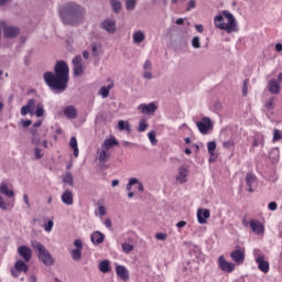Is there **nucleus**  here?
<instances>
[{
	"label": "nucleus",
	"instance_id": "f257e3e1",
	"mask_svg": "<svg viewBox=\"0 0 282 282\" xmlns=\"http://www.w3.org/2000/svg\"><path fill=\"white\" fill-rule=\"evenodd\" d=\"M43 80L50 89L54 91H65L67 83H69V66L65 61H57L54 66V73L45 72Z\"/></svg>",
	"mask_w": 282,
	"mask_h": 282
},
{
	"label": "nucleus",
	"instance_id": "f03ea898",
	"mask_svg": "<svg viewBox=\"0 0 282 282\" xmlns=\"http://www.w3.org/2000/svg\"><path fill=\"white\" fill-rule=\"evenodd\" d=\"M85 7L76 2H68L59 8V15L65 25H78L85 19Z\"/></svg>",
	"mask_w": 282,
	"mask_h": 282
},
{
	"label": "nucleus",
	"instance_id": "7ed1b4c3",
	"mask_svg": "<svg viewBox=\"0 0 282 282\" xmlns=\"http://www.w3.org/2000/svg\"><path fill=\"white\" fill-rule=\"evenodd\" d=\"M214 25L217 30H225L227 34H232V32H239V28L237 26V19L229 11H223V15H216L214 18Z\"/></svg>",
	"mask_w": 282,
	"mask_h": 282
},
{
	"label": "nucleus",
	"instance_id": "20e7f679",
	"mask_svg": "<svg viewBox=\"0 0 282 282\" xmlns=\"http://www.w3.org/2000/svg\"><path fill=\"white\" fill-rule=\"evenodd\" d=\"M31 248L37 252V258L44 263L45 265H54V258H52V253L43 246V243L32 240Z\"/></svg>",
	"mask_w": 282,
	"mask_h": 282
},
{
	"label": "nucleus",
	"instance_id": "39448f33",
	"mask_svg": "<svg viewBox=\"0 0 282 282\" xmlns=\"http://www.w3.org/2000/svg\"><path fill=\"white\" fill-rule=\"evenodd\" d=\"M253 257L258 265V270L263 272V274H268V272H270V262L265 260V254H263L260 249H254Z\"/></svg>",
	"mask_w": 282,
	"mask_h": 282
},
{
	"label": "nucleus",
	"instance_id": "423d86ee",
	"mask_svg": "<svg viewBox=\"0 0 282 282\" xmlns=\"http://www.w3.org/2000/svg\"><path fill=\"white\" fill-rule=\"evenodd\" d=\"M196 127L202 135H208V132L213 131V120L209 117H203L196 122Z\"/></svg>",
	"mask_w": 282,
	"mask_h": 282
},
{
	"label": "nucleus",
	"instance_id": "0eeeda50",
	"mask_svg": "<svg viewBox=\"0 0 282 282\" xmlns=\"http://www.w3.org/2000/svg\"><path fill=\"white\" fill-rule=\"evenodd\" d=\"M218 267L223 272H226L227 274L235 272V263L228 262L224 256L218 258Z\"/></svg>",
	"mask_w": 282,
	"mask_h": 282
},
{
	"label": "nucleus",
	"instance_id": "6e6552de",
	"mask_svg": "<svg viewBox=\"0 0 282 282\" xmlns=\"http://www.w3.org/2000/svg\"><path fill=\"white\" fill-rule=\"evenodd\" d=\"M73 66L74 76H83L85 67H83V57L80 55H76L73 58Z\"/></svg>",
	"mask_w": 282,
	"mask_h": 282
},
{
	"label": "nucleus",
	"instance_id": "1a4fd4ad",
	"mask_svg": "<svg viewBox=\"0 0 282 282\" xmlns=\"http://www.w3.org/2000/svg\"><path fill=\"white\" fill-rule=\"evenodd\" d=\"M0 25L3 28V35L6 39H14V36H19V28L6 26V22H1Z\"/></svg>",
	"mask_w": 282,
	"mask_h": 282
},
{
	"label": "nucleus",
	"instance_id": "9d476101",
	"mask_svg": "<svg viewBox=\"0 0 282 282\" xmlns=\"http://www.w3.org/2000/svg\"><path fill=\"white\" fill-rule=\"evenodd\" d=\"M249 226L254 235H263L265 232V227L257 219H250Z\"/></svg>",
	"mask_w": 282,
	"mask_h": 282
},
{
	"label": "nucleus",
	"instance_id": "9b49d317",
	"mask_svg": "<svg viewBox=\"0 0 282 282\" xmlns=\"http://www.w3.org/2000/svg\"><path fill=\"white\" fill-rule=\"evenodd\" d=\"M249 193H254V187H257V175L252 172H248L245 178Z\"/></svg>",
	"mask_w": 282,
	"mask_h": 282
},
{
	"label": "nucleus",
	"instance_id": "f8f14e48",
	"mask_svg": "<svg viewBox=\"0 0 282 282\" xmlns=\"http://www.w3.org/2000/svg\"><path fill=\"white\" fill-rule=\"evenodd\" d=\"M18 254L26 263L32 260V249H30V247H28V246H20L18 248Z\"/></svg>",
	"mask_w": 282,
	"mask_h": 282
},
{
	"label": "nucleus",
	"instance_id": "ddd939ff",
	"mask_svg": "<svg viewBox=\"0 0 282 282\" xmlns=\"http://www.w3.org/2000/svg\"><path fill=\"white\" fill-rule=\"evenodd\" d=\"M230 257L237 265H241L246 261V253L241 249L234 250Z\"/></svg>",
	"mask_w": 282,
	"mask_h": 282
},
{
	"label": "nucleus",
	"instance_id": "4468645a",
	"mask_svg": "<svg viewBox=\"0 0 282 282\" xmlns=\"http://www.w3.org/2000/svg\"><path fill=\"white\" fill-rule=\"evenodd\" d=\"M101 29L108 32V34H116V21L111 19L104 20L101 22Z\"/></svg>",
	"mask_w": 282,
	"mask_h": 282
},
{
	"label": "nucleus",
	"instance_id": "2eb2a0df",
	"mask_svg": "<svg viewBox=\"0 0 282 282\" xmlns=\"http://www.w3.org/2000/svg\"><path fill=\"white\" fill-rule=\"evenodd\" d=\"M188 173H191V171L185 165L178 167V175H176V182H178V184H186V177H188Z\"/></svg>",
	"mask_w": 282,
	"mask_h": 282
},
{
	"label": "nucleus",
	"instance_id": "dca6fc26",
	"mask_svg": "<svg viewBox=\"0 0 282 282\" xmlns=\"http://www.w3.org/2000/svg\"><path fill=\"white\" fill-rule=\"evenodd\" d=\"M210 218L209 209H198L197 210V221L198 224H208V219Z\"/></svg>",
	"mask_w": 282,
	"mask_h": 282
},
{
	"label": "nucleus",
	"instance_id": "f3484780",
	"mask_svg": "<svg viewBox=\"0 0 282 282\" xmlns=\"http://www.w3.org/2000/svg\"><path fill=\"white\" fill-rule=\"evenodd\" d=\"M97 154H98V162L100 164H107V162H109V159L111 158V152L102 148L97 150Z\"/></svg>",
	"mask_w": 282,
	"mask_h": 282
},
{
	"label": "nucleus",
	"instance_id": "a211bd4d",
	"mask_svg": "<svg viewBox=\"0 0 282 282\" xmlns=\"http://www.w3.org/2000/svg\"><path fill=\"white\" fill-rule=\"evenodd\" d=\"M116 274L122 281H129V270H127L124 265L117 264Z\"/></svg>",
	"mask_w": 282,
	"mask_h": 282
},
{
	"label": "nucleus",
	"instance_id": "6ab92c4d",
	"mask_svg": "<svg viewBox=\"0 0 282 282\" xmlns=\"http://www.w3.org/2000/svg\"><path fill=\"white\" fill-rule=\"evenodd\" d=\"M64 116L68 118V120H76L78 118V110L74 106H67L64 108Z\"/></svg>",
	"mask_w": 282,
	"mask_h": 282
},
{
	"label": "nucleus",
	"instance_id": "aec40b11",
	"mask_svg": "<svg viewBox=\"0 0 282 282\" xmlns=\"http://www.w3.org/2000/svg\"><path fill=\"white\" fill-rule=\"evenodd\" d=\"M62 202L66 206H74V193L72 191H65L62 194Z\"/></svg>",
	"mask_w": 282,
	"mask_h": 282
},
{
	"label": "nucleus",
	"instance_id": "412c9836",
	"mask_svg": "<svg viewBox=\"0 0 282 282\" xmlns=\"http://www.w3.org/2000/svg\"><path fill=\"white\" fill-rule=\"evenodd\" d=\"M119 142L116 140V137H111L110 139H106L102 144L101 149H105V151H109L110 149H113V147H118Z\"/></svg>",
	"mask_w": 282,
	"mask_h": 282
},
{
	"label": "nucleus",
	"instance_id": "4be33fe9",
	"mask_svg": "<svg viewBox=\"0 0 282 282\" xmlns=\"http://www.w3.org/2000/svg\"><path fill=\"white\" fill-rule=\"evenodd\" d=\"M139 109H141L142 113H155L158 111V106L153 102H150L148 105H140Z\"/></svg>",
	"mask_w": 282,
	"mask_h": 282
},
{
	"label": "nucleus",
	"instance_id": "5701e85b",
	"mask_svg": "<svg viewBox=\"0 0 282 282\" xmlns=\"http://www.w3.org/2000/svg\"><path fill=\"white\" fill-rule=\"evenodd\" d=\"M216 149H217V142L210 141L207 143V151L210 155L209 162H215V160H217V155L215 154Z\"/></svg>",
	"mask_w": 282,
	"mask_h": 282
},
{
	"label": "nucleus",
	"instance_id": "b1692460",
	"mask_svg": "<svg viewBox=\"0 0 282 282\" xmlns=\"http://www.w3.org/2000/svg\"><path fill=\"white\" fill-rule=\"evenodd\" d=\"M0 195H4L6 197H14V191L8 187L7 182L0 183Z\"/></svg>",
	"mask_w": 282,
	"mask_h": 282
},
{
	"label": "nucleus",
	"instance_id": "393cba45",
	"mask_svg": "<svg viewBox=\"0 0 282 282\" xmlns=\"http://www.w3.org/2000/svg\"><path fill=\"white\" fill-rule=\"evenodd\" d=\"M269 91L270 94L276 95L279 91H281V84L276 82V79H271L269 82Z\"/></svg>",
	"mask_w": 282,
	"mask_h": 282
},
{
	"label": "nucleus",
	"instance_id": "a878e982",
	"mask_svg": "<svg viewBox=\"0 0 282 282\" xmlns=\"http://www.w3.org/2000/svg\"><path fill=\"white\" fill-rule=\"evenodd\" d=\"M91 241H93L94 246H100V243H102V241H105V235H102V232H100V231H95L91 235Z\"/></svg>",
	"mask_w": 282,
	"mask_h": 282
},
{
	"label": "nucleus",
	"instance_id": "bb28decb",
	"mask_svg": "<svg viewBox=\"0 0 282 282\" xmlns=\"http://www.w3.org/2000/svg\"><path fill=\"white\" fill-rule=\"evenodd\" d=\"M14 269L17 270V272H28L29 267L28 263H25L23 260H18L14 263Z\"/></svg>",
	"mask_w": 282,
	"mask_h": 282
},
{
	"label": "nucleus",
	"instance_id": "cd10ccee",
	"mask_svg": "<svg viewBox=\"0 0 282 282\" xmlns=\"http://www.w3.org/2000/svg\"><path fill=\"white\" fill-rule=\"evenodd\" d=\"M132 39H133V43H135L137 45H140V43H142L144 39H147V36L144 35V32L137 31L133 33Z\"/></svg>",
	"mask_w": 282,
	"mask_h": 282
},
{
	"label": "nucleus",
	"instance_id": "c85d7f7f",
	"mask_svg": "<svg viewBox=\"0 0 282 282\" xmlns=\"http://www.w3.org/2000/svg\"><path fill=\"white\" fill-rule=\"evenodd\" d=\"M111 89H113V83H110L108 86H102L99 89V95L101 98H109V91H111Z\"/></svg>",
	"mask_w": 282,
	"mask_h": 282
},
{
	"label": "nucleus",
	"instance_id": "c756f323",
	"mask_svg": "<svg viewBox=\"0 0 282 282\" xmlns=\"http://www.w3.org/2000/svg\"><path fill=\"white\" fill-rule=\"evenodd\" d=\"M99 270L102 272V274H107L111 271V265L109 260H104L99 263Z\"/></svg>",
	"mask_w": 282,
	"mask_h": 282
},
{
	"label": "nucleus",
	"instance_id": "7c9ffc66",
	"mask_svg": "<svg viewBox=\"0 0 282 282\" xmlns=\"http://www.w3.org/2000/svg\"><path fill=\"white\" fill-rule=\"evenodd\" d=\"M69 147L74 151V156L78 158V153H79V151H78V140L76 139V137L70 138Z\"/></svg>",
	"mask_w": 282,
	"mask_h": 282
},
{
	"label": "nucleus",
	"instance_id": "2f4dec72",
	"mask_svg": "<svg viewBox=\"0 0 282 282\" xmlns=\"http://www.w3.org/2000/svg\"><path fill=\"white\" fill-rule=\"evenodd\" d=\"M62 182L64 184H68V186H74V176L70 174V172H66L63 176H62Z\"/></svg>",
	"mask_w": 282,
	"mask_h": 282
},
{
	"label": "nucleus",
	"instance_id": "473e14b6",
	"mask_svg": "<svg viewBox=\"0 0 282 282\" xmlns=\"http://www.w3.org/2000/svg\"><path fill=\"white\" fill-rule=\"evenodd\" d=\"M70 257H72L73 261H80V259H83V250L73 249L70 251Z\"/></svg>",
	"mask_w": 282,
	"mask_h": 282
},
{
	"label": "nucleus",
	"instance_id": "72a5a7b5",
	"mask_svg": "<svg viewBox=\"0 0 282 282\" xmlns=\"http://www.w3.org/2000/svg\"><path fill=\"white\" fill-rule=\"evenodd\" d=\"M118 129L119 131H131V124L129 121L120 120L118 121Z\"/></svg>",
	"mask_w": 282,
	"mask_h": 282
},
{
	"label": "nucleus",
	"instance_id": "f704fd0d",
	"mask_svg": "<svg viewBox=\"0 0 282 282\" xmlns=\"http://www.w3.org/2000/svg\"><path fill=\"white\" fill-rule=\"evenodd\" d=\"M102 48V45L97 44V43H93L90 45V50H91V56H99L100 55V50Z\"/></svg>",
	"mask_w": 282,
	"mask_h": 282
},
{
	"label": "nucleus",
	"instance_id": "c9c22d12",
	"mask_svg": "<svg viewBox=\"0 0 282 282\" xmlns=\"http://www.w3.org/2000/svg\"><path fill=\"white\" fill-rule=\"evenodd\" d=\"M111 7L116 14H119L120 10H122V3L117 0H111Z\"/></svg>",
	"mask_w": 282,
	"mask_h": 282
},
{
	"label": "nucleus",
	"instance_id": "e433bc0d",
	"mask_svg": "<svg viewBox=\"0 0 282 282\" xmlns=\"http://www.w3.org/2000/svg\"><path fill=\"white\" fill-rule=\"evenodd\" d=\"M121 248H122V250H123V252H124L126 254H129V252H133V245H131V243H129V242H123V243L121 245Z\"/></svg>",
	"mask_w": 282,
	"mask_h": 282
},
{
	"label": "nucleus",
	"instance_id": "4c0bfd02",
	"mask_svg": "<svg viewBox=\"0 0 282 282\" xmlns=\"http://www.w3.org/2000/svg\"><path fill=\"white\" fill-rule=\"evenodd\" d=\"M192 46L195 48V50H199V47H202V40L199 39V36H194L192 39Z\"/></svg>",
	"mask_w": 282,
	"mask_h": 282
},
{
	"label": "nucleus",
	"instance_id": "58836bf2",
	"mask_svg": "<svg viewBox=\"0 0 282 282\" xmlns=\"http://www.w3.org/2000/svg\"><path fill=\"white\" fill-rule=\"evenodd\" d=\"M138 3L137 0H127L126 1V8L127 10H129L130 12H132V10H135V4Z\"/></svg>",
	"mask_w": 282,
	"mask_h": 282
},
{
	"label": "nucleus",
	"instance_id": "ea45409f",
	"mask_svg": "<svg viewBox=\"0 0 282 282\" xmlns=\"http://www.w3.org/2000/svg\"><path fill=\"white\" fill-rule=\"evenodd\" d=\"M147 129H149V123H147L145 120H141V121L139 122L138 131H139L140 133H143V131H147Z\"/></svg>",
	"mask_w": 282,
	"mask_h": 282
},
{
	"label": "nucleus",
	"instance_id": "a19ab883",
	"mask_svg": "<svg viewBox=\"0 0 282 282\" xmlns=\"http://www.w3.org/2000/svg\"><path fill=\"white\" fill-rule=\"evenodd\" d=\"M279 140H282V132L279 129L273 130V142H279Z\"/></svg>",
	"mask_w": 282,
	"mask_h": 282
},
{
	"label": "nucleus",
	"instance_id": "79ce46f5",
	"mask_svg": "<svg viewBox=\"0 0 282 282\" xmlns=\"http://www.w3.org/2000/svg\"><path fill=\"white\" fill-rule=\"evenodd\" d=\"M34 155H35V160H41L43 155H45V153H43L42 149H40L39 147H35Z\"/></svg>",
	"mask_w": 282,
	"mask_h": 282
},
{
	"label": "nucleus",
	"instance_id": "37998d69",
	"mask_svg": "<svg viewBox=\"0 0 282 282\" xmlns=\"http://www.w3.org/2000/svg\"><path fill=\"white\" fill-rule=\"evenodd\" d=\"M197 8V1L196 0H189L186 7V12H191V10H195Z\"/></svg>",
	"mask_w": 282,
	"mask_h": 282
},
{
	"label": "nucleus",
	"instance_id": "c03bdc74",
	"mask_svg": "<svg viewBox=\"0 0 282 282\" xmlns=\"http://www.w3.org/2000/svg\"><path fill=\"white\" fill-rule=\"evenodd\" d=\"M53 228H54V220H48L46 224H44L45 232H52Z\"/></svg>",
	"mask_w": 282,
	"mask_h": 282
},
{
	"label": "nucleus",
	"instance_id": "a18cd8bd",
	"mask_svg": "<svg viewBox=\"0 0 282 282\" xmlns=\"http://www.w3.org/2000/svg\"><path fill=\"white\" fill-rule=\"evenodd\" d=\"M35 116L36 118H43V116H45V108H43V106H39L35 110Z\"/></svg>",
	"mask_w": 282,
	"mask_h": 282
},
{
	"label": "nucleus",
	"instance_id": "49530a36",
	"mask_svg": "<svg viewBox=\"0 0 282 282\" xmlns=\"http://www.w3.org/2000/svg\"><path fill=\"white\" fill-rule=\"evenodd\" d=\"M148 138H149L151 144H153V145L158 144V139H155V132L150 131L148 133Z\"/></svg>",
	"mask_w": 282,
	"mask_h": 282
},
{
	"label": "nucleus",
	"instance_id": "de8ad7c7",
	"mask_svg": "<svg viewBox=\"0 0 282 282\" xmlns=\"http://www.w3.org/2000/svg\"><path fill=\"white\" fill-rule=\"evenodd\" d=\"M265 108L268 109V111H272V109H274V98H270L269 100H267Z\"/></svg>",
	"mask_w": 282,
	"mask_h": 282
},
{
	"label": "nucleus",
	"instance_id": "09e8293b",
	"mask_svg": "<svg viewBox=\"0 0 282 282\" xmlns=\"http://www.w3.org/2000/svg\"><path fill=\"white\" fill-rule=\"evenodd\" d=\"M31 144L34 147H39L41 144V135H34L31 138Z\"/></svg>",
	"mask_w": 282,
	"mask_h": 282
},
{
	"label": "nucleus",
	"instance_id": "8fccbe9b",
	"mask_svg": "<svg viewBox=\"0 0 282 282\" xmlns=\"http://www.w3.org/2000/svg\"><path fill=\"white\" fill-rule=\"evenodd\" d=\"M223 147H224V149L230 150L235 147V141H232V140L225 141V142H223Z\"/></svg>",
	"mask_w": 282,
	"mask_h": 282
},
{
	"label": "nucleus",
	"instance_id": "3c124183",
	"mask_svg": "<svg viewBox=\"0 0 282 282\" xmlns=\"http://www.w3.org/2000/svg\"><path fill=\"white\" fill-rule=\"evenodd\" d=\"M143 69L144 72H151V69H153V64L151 63V61H145L143 64Z\"/></svg>",
	"mask_w": 282,
	"mask_h": 282
},
{
	"label": "nucleus",
	"instance_id": "603ef678",
	"mask_svg": "<svg viewBox=\"0 0 282 282\" xmlns=\"http://www.w3.org/2000/svg\"><path fill=\"white\" fill-rule=\"evenodd\" d=\"M32 110L28 108V106H23L20 110L21 116H28V113H31Z\"/></svg>",
	"mask_w": 282,
	"mask_h": 282
},
{
	"label": "nucleus",
	"instance_id": "864d4df0",
	"mask_svg": "<svg viewBox=\"0 0 282 282\" xmlns=\"http://www.w3.org/2000/svg\"><path fill=\"white\" fill-rule=\"evenodd\" d=\"M25 106L32 111V109H34V107H36V100L29 99V101Z\"/></svg>",
	"mask_w": 282,
	"mask_h": 282
},
{
	"label": "nucleus",
	"instance_id": "5fc2aeb1",
	"mask_svg": "<svg viewBox=\"0 0 282 282\" xmlns=\"http://www.w3.org/2000/svg\"><path fill=\"white\" fill-rule=\"evenodd\" d=\"M0 208L1 210H8V203H6L3 196H0Z\"/></svg>",
	"mask_w": 282,
	"mask_h": 282
},
{
	"label": "nucleus",
	"instance_id": "6e6d98bb",
	"mask_svg": "<svg viewBox=\"0 0 282 282\" xmlns=\"http://www.w3.org/2000/svg\"><path fill=\"white\" fill-rule=\"evenodd\" d=\"M74 246H75L76 250H83V241L80 239H76L74 241Z\"/></svg>",
	"mask_w": 282,
	"mask_h": 282
},
{
	"label": "nucleus",
	"instance_id": "4d7b16f0",
	"mask_svg": "<svg viewBox=\"0 0 282 282\" xmlns=\"http://www.w3.org/2000/svg\"><path fill=\"white\" fill-rule=\"evenodd\" d=\"M155 238L159 240V241H164L166 239V234L164 232H159L155 235Z\"/></svg>",
	"mask_w": 282,
	"mask_h": 282
},
{
	"label": "nucleus",
	"instance_id": "13d9d810",
	"mask_svg": "<svg viewBox=\"0 0 282 282\" xmlns=\"http://www.w3.org/2000/svg\"><path fill=\"white\" fill-rule=\"evenodd\" d=\"M242 96H248V79L243 82Z\"/></svg>",
	"mask_w": 282,
	"mask_h": 282
},
{
	"label": "nucleus",
	"instance_id": "bf43d9fd",
	"mask_svg": "<svg viewBox=\"0 0 282 282\" xmlns=\"http://www.w3.org/2000/svg\"><path fill=\"white\" fill-rule=\"evenodd\" d=\"M269 210H276V208H279V205L276 204V202H271L268 205Z\"/></svg>",
	"mask_w": 282,
	"mask_h": 282
},
{
	"label": "nucleus",
	"instance_id": "052dcab7",
	"mask_svg": "<svg viewBox=\"0 0 282 282\" xmlns=\"http://www.w3.org/2000/svg\"><path fill=\"white\" fill-rule=\"evenodd\" d=\"M98 213H99L100 217H105V215H107V209L105 208V206H99Z\"/></svg>",
	"mask_w": 282,
	"mask_h": 282
},
{
	"label": "nucleus",
	"instance_id": "680f3d73",
	"mask_svg": "<svg viewBox=\"0 0 282 282\" xmlns=\"http://www.w3.org/2000/svg\"><path fill=\"white\" fill-rule=\"evenodd\" d=\"M143 78H145L147 80H151V78H153L151 70H145L143 74Z\"/></svg>",
	"mask_w": 282,
	"mask_h": 282
},
{
	"label": "nucleus",
	"instance_id": "e2e57ef3",
	"mask_svg": "<svg viewBox=\"0 0 282 282\" xmlns=\"http://www.w3.org/2000/svg\"><path fill=\"white\" fill-rule=\"evenodd\" d=\"M128 184L130 185V186H134V184H140V181H138V178H130L129 180V182H128Z\"/></svg>",
	"mask_w": 282,
	"mask_h": 282
},
{
	"label": "nucleus",
	"instance_id": "0e129e2a",
	"mask_svg": "<svg viewBox=\"0 0 282 282\" xmlns=\"http://www.w3.org/2000/svg\"><path fill=\"white\" fill-rule=\"evenodd\" d=\"M30 124H32V120H22V127H24V129H26V127H30Z\"/></svg>",
	"mask_w": 282,
	"mask_h": 282
},
{
	"label": "nucleus",
	"instance_id": "69168bd1",
	"mask_svg": "<svg viewBox=\"0 0 282 282\" xmlns=\"http://www.w3.org/2000/svg\"><path fill=\"white\" fill-rule=\"evenodd\" d=\"M195 29L197 30V32H199V34H202L204 32V25H202V24H196Z\"/></svg>",
	"mask_w": 282,
	"mask_h": 282
},
{
	"label": "nucleus",
	"instance_id": "338daca9",
	"mask_svg": "<svg viewBox=\"0 0 282 282\" xmlns=\"http://www.w3.org/2000/svg\"><path fill=\"white\" fill-rule=\"evenodd\" d=\"M104 224L106 228H111V219L107 218Z\"/></svg>",
	"mask_w": 282,
	"mask_h": 282
},
{
	"label": "nucleus",
	"instance_id": "774afa93",
	"mask_svg": "<svg viewBox=\"0 0 282 282\" xmlns=\"http://www.w3.org/2000/svg\"><path fill=\"white\" fill-rule=\"evenodd\" d=\"M275 52H282V44L281 43L275 44Z\"/></svg>",
	"mask_w": 282,
	"mask_h": 282
}]
</instances>
